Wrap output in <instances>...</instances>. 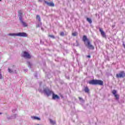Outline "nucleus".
Wrapping results in <instances>:
<instances>
[{
	"mask_svg": "<svg viewBox=\"0 0 125 125\" xmlns=\"http://www.w3.org/2000/svg\"><path fill=\"white\" fill-rule=\"evenodd\" d=\"M0 1H1V0H0Z\"/></svg>",
	"mask_w": 125,
	"mask_h": 125,
	"instance_id": "33",
	"label": "nucleus"
},
{
	"mask_svg": "<svg viewBox=\"0 0 125 125\" xmlns=\"http://www.w3.org/2000/svg\"><path fill=\"white\" fill-rule=\"evenodd\" d=\"M2 79H3V76H2V75H1V73H0V80H2Z\"/></svg>",
	"mask_w": 125,
	"mask_h": 125,
	"instance_id": "24",
	"label": "nucleus"
},
{
	"mask_svg": "<svg viewBox=\"0 0 125 125\" xmlns=\"http://www.w3.org/2000/svg\"><path fill=\"white\" fill-rule=\"evenodd\" d=\"M84 91H85V92H87V93L89 92V89H88V87H85V89H84Z\"/></svg>",
	"mask_w": 125,
	"mask_h": 125,
	"instance_id": "21",
	"label": "nucleus"
},
{
	"mask_svg": "<svg viewBox=\"0 0 125 125\" xmlns=\"http://www.w3.org/2000/svg\"><path fill=\"white\" fill-rule=\"evenodd\" d=\"M83 41L84 42V44H86V43H87V42H89V40H88V39H87V37H86V36H83Z\"/></svg>",
	"mask_w": 125,
	"mask_h": 125,
	"instance_id": "9",
	"label": "nucleus"
},
{
	"mask_svg": "<svg viewBox=\"0 0 125 125\" xmlns=\"http://www.w3.org/2000/svg\"><path fill=\"white\" fill-rule=\"evenodd\" d=\"M44 3H46V4H47V5H48L49 6H54V3L52 2H47V1H44Z\"/></svg>",
	"mask_w": 125,
	"mask_h": 125,
	"instance_id": "10",
	"label": "nucleus"
},
{
	"mask_svg": "<svg viewBox=\"0 0 125 125\" xmlns=\"http://www.w3.org/2000/svg\"><path fill=\"white\" fill-rule=\"evenodd\" d=\"M87 21L89 22L90 24H91V23H92V21H91V20L88 18H87Z\"/></svg>",
	"mask_w": 125,
	"mask_h": 125,
	"instance_id": "19",
	"label": "nucleus"
},
{
	"mask_svg": "<svg viewBox=\"0 0 125 125\" xmlns=\"http://www.w3.org/2000/svg\"><path fill=\"white\" fill-rule=\"evenodd\" d=\"M22 56L24 57V58H27L28 59H30V58H31V55H30V54L26 51L23 52Z\"/></svg>",
	"mask_w": 125,
	"mask_h": 125,
	"instance_id": "6",
	"label": "nucleus"
},
{
	"mask_svg": "<svg viewBox=\"0 0 125 125\" xmlns=\"http://www.w3.org/2000/svg\"><path fill=\"white\" fill-rule=\"evenodd\" d=\"M112 94H113L116 99L118 100L119 99V95L117 94V91L116 90H113L112 91Z\"/></svg>",
	"mask_w": 125,
	"mask_h": 125,
	"instance_id": "7",
	"label": "nucleus"
},
{
	"mask_svg": "<svg viewBox=\"0 0 125 125\" xmlns=\"http://www.w3.org/2000/svg\"><path fill=\"white\" fill-rule=\"evenodd\" d=\"M42 31H43V28H42Z\"/></svg>",
	"mask_w": 125,
	"mask_h": 125,
	"instance_id": "30",
	"label": "nucleus"
},
{
	"mask_svg": "<svg viewBox=\"0 0 125 125\" xmlns=\"http://www.w3.org/2000/svg\"><path fill=\"white\" fill-rule=\"evenodd\" d=\"M8 71L9 73H16V70L14 69H10V68H8Z\"/></svg>",
	"mask_w": 125,
	"mask_h": 125,
	"instance_id": "16",
	"label": "nucleus"
},
{
	"mask_svg": "<svg viewBox=\"0 0 125 125\" xmlns=\"http://www.w3.org/2000/svg\"><path fill=\"white\" fill-rule=\"evenodd\" d=\"M19 17L20 21L22 20V11H19Z\"/></svg>",
	"mask_w": 125,
	"mask_h": 125,
	"instance_id": "12",
	"label": "nucleus"
},
{
	"mask_svg": "<svg viewBox=\"0 0 125 125\" xmlns=\"http://www.w3.org/2000/svg\"><path fill=\"white\" fill-rule=\"evenodd\" d=\"M79 100L81 101V102H82V103L84 102V101H83V99L81 97H79Z\"/></svg>",
	"mask_w": 125,
	"mask_h": 125,
	"instance_id": "25",
	"label": "nucleus"
},
{
	"mask_svg": "<svg viewBox=\"0 0 125 125\" xmlns=\"http://www.w3.org/2000/svg\"><path fill=\"white\" fill-rule=\"evenodd\" d=\"M39 91H40V92H44L45 94H46V95H47V96H49V95H52V98L54 100L59 99V98H60L58 95H55L54 93H53L52 91L50 90L48 88L44 89L43 91L41 90V89H39Z\"/></svg>",
	"mask_w": 125,
	"mask_h": 125,
	"instance_id": "1",
	"label": "nucleus"
},
{
	"mask_svg": "<svg viewBox=\"0 0 125 125\" xmlns=\"http://www.w3.org/2000/svg\"><path fill=\"white\" fill-rule=\"evenodd\" d=\"M0 115H1V113L0 112Z\"/></svg>",
	"mask_w": 125,
	"mask_h": 125,
	"instance_id": "32",
	"label": "nucleus"
},
{
	"mask_svg": "<svg viewBox=\"0 0 125 125\" xmlns=\"http://www.w3.org/2000/svg\"><path fill=\"white\" fill-rule=\"evenodd\" d=\"M36 20L37 21H38V22H41V17H40V15H37L36 16Z\"/></svg>",
	"mask_w": 125,
	"mask_h": 125,
	"instance_id": "15",
	"label": "nucleus"
},
{
	"mask_svg": "<svg viewBox=\"0 0 125 125\" xmlns=\"http://www.w3.org/2000/svg\"><path fill=\"white\" fill-rule=\"evenodd\" d=\"M100 32H101V35L102 36L103 38H104L106 39L107 36H106V34H105V32L103 31V30L101 28H100Z\"/></svg>",
	"mask_w": 125,
	"mask_h": 125,
	"instance_id": "8",
	"label": "nucleus"
},
{
	"mask_svg": "<svg viewBox=\"0 0 125 125\" xmlns=\"http://www.w3.org/2000/svg\"><path fill=\"white\" fill-rule=\"evenodd\" d=\"M85 45L88 48H89V49H94V47L90 43V41H88V42H87L86 44H85Z\"/></svg>",
	"mask_w": 125,
	"mask_h": 125,
	"instance_id": "4",
	"label": "nucleus"
},
{
	"mask_svg": "<svg viewBox=\"0 0 125 125\" xmlns=\"http://www.w3.org/2000/svg\"><path fill=\"white\" fill-rule=\"evenodd\" d=\"M77 42V46H79V42H78V41H76Z\"/></svg>",
	"mask_w": 125,
	"mask_h": 125,
	"instance_id": "28",
	"label": "nucleus"
},
{
	"mask_svg": "<svg viewBox=\"0 0 125 125\" xmlns=\"http://www.w3.org/2000/svg\"><path fill=\"white\" fill-rule=\"evenodd\" d=\"M89 84H92L93 85H96L99 84V85H103V81L101 80H92L88 82Z\"/></svg>",
	"mask_w": 125,
	"mask_h": 125,
	"instance_id": "2",
	"label": "nucleus"
},
{
	"mask_svg": "<svg viewBox=\"0 0 125 125\" xmlns=\"http://www.w3.org/2000/svg\"><path fill=\"white\" fill-rule=\"evenodd\" d=\"M42 22L41 21H38V22L36 23V27L37 28H39L40 27H42Z\"/></svg>",
	"mask_w": 125,
	"mask_h": 125,
	"instance_id": "13",
	"label": "nucleus"
},
{
	"mask_svg": "<svg viewBox=\"0 0 125 125\" xmlns=\"http://www.w3.org/2000/svg\"><path fill=\"white\" fill-rule=\"evenodd\" d=\"M23 27H28V24L27 23H26L25 22H24V21H23L22 20L20 21Z\"/></svg>",
	"mask_w": 125,
	"mask_h": 125,
	"instance_id": "11",
	"label": "nucleus"
},
{
	"mask_svg": "<svg viewBox=\"0 0 125 125\" xmlns=\"http://www.w3.org/2000/svg\"><path fill=\"white\" fill-rule=\"evenodd\" d=\"M17 37H28V35L27 34V33L25 32H19L17 33Z\"/></svg>",
	"mask_w": 125,
	"mask_h": 125,
	"instance_id": "3",
	"label": "nucleus"
},
{
	"mask_svg": "<svg viewBox=\"0 0 125 125\" xmlns=\"http://www.w3.org/2000/svg\"><path fill=\"white\" fill-rule=\"evenodd\" d=\"M39 1H42V0H39Z\"/></svg>",
	"mask_w": 125,
	"mask_h": 125,
	"instance_id": "31",
	"label": "nucleus"
},
{
	"mask_svg": "<svg viewBox=\"0 0 125 125\" xmlns=\"http://www.w3.org/2000/svg\"><path fill=\"white\" fill-rule=\"evenodd\" d=\"M49 121H50V124H51L52 125H55V124H56V122H55V121L52 120V119H50Z\"/></svg>",
	"mask_w": 125,
	"mask_h": 125,
	"instance_id": "18",
	"label": "nucleus"
},
{
	"mask_svg": "<svg viewBox=\"0 0 125 125\" xmlns=\"http://www.w3.org/2000/svg\"><path fill=\"white\" fill-rule=\"evenodd\" d=\"M8 36H11L12 37H17V33H10Z\"/></svg>",
	"mask_w": 125,
	"mask_h": 125,
	"instance_id": "17",
	"label": "nucleus"
},
{
	"mask_svg": "<svg viewBox=\"0 0 125 125\" xmlns=\"http://www.w3.org/2000/svg\"><path fill=\"white\" fill-rule=\"evenodd\" d=\"M125 71H121L119 74L116 75L117 78H125Z\"/></svg>",
	"mask_w": 125,
	"mask_h": 125,
	"instance_id": "5",
	"label": "nucleus"
},
{
	"mask_svg": "<svg viewBox=\"0 0 125 125\" xmlns=\"http://www.w3.org/2000/svg\"><path fill=\"white\" fill-rule=\"evenodd\" d=\"M16 114H14L13 116L10 117V119H15L16 118Z\"/></svg>",
	"mask_w": 125,
	"mask_h": 125,
	"instance_id": "22",
	"label": "nucleus"
},
{
	"mask_svg": "<svg viewBox=\"0 0 125 125\" xmlns=\"http://www.w3.org/2000/svg\"><path fill=\"white\" fill-rule=\"evenodd\" d=\"M77 35H78L77 32H74V33H72V36H73L74 37H76V36H77Z\"/></svg>",
	"mask_w": 125,
	"mask_h": 125,
	"instance_id": "23",
	"label": "nucleus"
},
{
	"mask_svg": "<svg viewBox=\"0 0 125 125\" xmlns=\"http://www.w3.org/2000/svg\"><path fill=\"white\" fill-rule=\"evenodd\" d=\"M87 57L88 58H90V55H88V56H87Z\"/></svg>",
	"mask_w": 125,
	"mask_h": 125,
	"instance_id": "29",
	"label": "nucleus"
},
{
	"mask_svg": "<svg viewBox=\"0 0 125 125\" xmlns=\"http://www.w3.org/2000/svg\"><path fill=\"white\" fill-rule=\"evenodd\" d=\"M27 64L28 65V67H29V68H31V67H32V63L30 62H27Z\"/></svg>",
	"mask_w": 125,
	"mask_h": 125,
	"instance_id": "20",
	"label": "nucleus"
},
{
	"mask_svg": "<svg viewBox=\"0 0 125 125\" xmlns=\"http://www.w3.org/2000/svg\"><path fill=\"white\" fill-rule=\"evenodd\" d=\"M31 119L32 120H37V121H41V118H40L37 116H32Z\"/></svg>",
	"mask_w": 125,
	"mask_h": 125,
	"instance_id": "14",
	"label": "nucleus"
},
{
	"mask_svg": "<svg viewBox=\"0 0 125 125\" xmlns=\"http://www.w3.org/2000/svg\"><path fill=\"white\" fill-rule=\"evenodd\" d=\"M60 35L62 36V37H63L64 36V32H61Z\"/></svg>",
	"mask_w": 125,
	"mask_h": 125,
	"instance_id": "26",
	"label": "nucleus"
},
{
	"mask_svg": "<svg viewBox=\"0 0 125 125\" xmlns=\"http://www.w3.org/2000/svg\"><path fill=\"white\" fill-rule=\"evenodd\" d=\"M49 36L50 38H52L53 39H54V36H53V35H49Z\"/></svg>",
	"mask_w": 125,
	"mask_h": 125,
	"instance_id": "27",
	"label": "nucleus"
}]
</instances>
